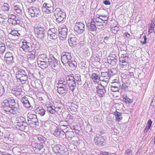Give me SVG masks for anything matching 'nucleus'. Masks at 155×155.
Wrapping results in <instances>:
<instances>
[{"label":"nucleus","mask_w":155,"mask_h":155,"mask_svg":"<svg viewBox=\"0 0 155 155\" xmlns=\"http://www.w3.org/2000/svg\"><path fill=\"white\" fill-rule=\"evenodd\" d=\"M1 107L8 114H16L21 111L18 104L14 99L4 100L1 103Z\"/></svg>","instance_id":"1"},{"label":"nucleus","mask_w":155,"mask_h":155,"mask_svg":"<svg viewBox=\"0 0 155 155\" xmlns=\"http://www.w3.org/2000/svg\"><path fill=\"white\" fill-rule=\"evenodd\" d=\"M13 70L14 72L15 73L17 81L19 84L25 83L28 79V71L23 70L16 66L14 67Z\"/></svg>","instance_id":"2"},{"label":"nucleus","mask_w":155,"mask_h":155,"mask_svg":"<svg viewBox=\"0 0 155 155\" xmlns=\"http://www.w3.org/2000/svg\"><path fill=\"white\" fill-rule=\"evenodd\" d=\"M67 82L71 90L73 92L76 88V83L81 81V76L80 74H75L74 76L73 75H69L66 78Z\"/></svg>","instance_id":"3"},{"label":"nucleus","mask_w":155,"mask_h":155,"mask_svg":"<svg viewBox=\"0 0 155 155\" xmlns=\"http://www.w3.org/2000/svg\"><path fill=\"white\" fill-rule=\"evenodd\" d=\"M27 116L28 122L31 127H35L39 125V122L35 114L28 113Z\"/></svg>","instance_id":"4"},{"label":"nucleus","mask_w":155,"mask_h":155,"mask_svg":"<svg viewBox=\"0 0 155 155\" xmlns=\"http://www.w3.org/2000/svg\"><path fill=\"white\" fill-rule=\"evenodd\" d=\"M35 35L39 39H43L45 36L46 31L43 26H38L34 29Z\"/></svg>","instance_id":"5"},{"label":"nucleus","mask_w":155,"mask_h":155,"mask_svg":"<svg viewBox=\"0 0 155 155\" xmlns=\"http://www.w3.org/2000/svg\"><path fill=\"white\" fill-rule=\"evenodd\" d=\"M26 120L23 117H17L16 118L15 123L21 130L25 129L27 126V124L25 121Z\"/></svg>","instance_id":"6"},{"label":"nucleus","mask_w":155,"mask_h":155,"mask_svg":"<svg viewBox=\"0 0 155 155\" xmlns=\"http://www.w3.org/2000/svg\"><path fill=\"white\" fill-rule=\"evenodd\" d=\"M54 14L57 21L59 22L62 21L65 18V13L59 8H57L55 9Z\"/></svg>","instance_id":"7"},{"label":"nucleus","mask_w":155,"mask_h":155,"mask_svg":"<svg viewBox=\"0 0 155 155\" xmlns=\"http://www.w3.org/2000/svg\"><path fill=\"white\" fill-rule=\"evenodd\" d=\"M52 1H50L49 3H45L43 5L42 11L47 14L51 13L53 12L54 9Z\"/></svg>","instance_id":"8"},{"label":"nucleus","mask_w":155,"mask_h":155,"mask_svg":"<svg viewBox=\"0 0 155 155\" xmlns=\"http://www.w3.org/2000/svg\"><path fill=\"white\" fill-rule=\"evenodd\" d=\"M61 60L62 63L67 66L68 62L72 60L71 54L69 52H63L61 54Z\"/></svg>","instance_id":"9"},{"label":"nucleus","mask_w":155,"mask_h":155,"mask_svg":"<svg viewBox=\"0 0 155 155\" xmlns=\"http://www.w3.org/2000/svg\"><path fill=\"white\" fill-rule=\"evenodd\" d=\"M28 12L31 14L32 17L37 19L41 16V13L38 8L32 7L28 9Z\"/></svg>","instance_id":"10"},{"label":"nucleus","mask_w":155,"mask_h":155,"mask_svg":"<svg viewBox=\"0 0 155 155\" xmlns=\"http://www.w3.org/2000/svg\"><path fill=\"white\" fill-rule=\"evenodd\" d=\"M49 65L54 69H57L58 67V60L52 54L49 55V58L48 61Z\"/></svg>","instance_id":"11"},{"label":"nucleus","mask_w":155,"mask_h":155,"mask_svg":"<svg viewBox=\"0 0 155 155\" xmlns=\"http://www.w3.org/2000/svg\"><path fill=\"white\" fill-rule=\"evenodd\" d=\"M51 133L54 135L59 137H62L64 135V131H60L57 127L55 126H53L50 128Z\"/></svg>","instance_id":"12"},{"label":"nucleus","mask_w":155,"mask_h":155,"mask_svg":"<svg viewBox=\"0 0 155 155\" xmlns=\"http://www.w3.org/2000/svg\"><path fill=\"white\" fill-rule=\"evenodd\" d=\"M58 32L57 29H50L48 31V38L50 39L55 40L58 38Z\"/></svg>","instance_id":"13"},{"label":"nucleus","mask_w":155,"mask_h":155,"mask_svg":"<svg viewBox=\"0 0 155 155\" xmlns=\"http://www.w3.org/2000/svg\"><path fill=\"white\" fill-rule=\"evenodd\" d=\"M85 25L81 22H77L74 27V31L78 34H82L84 31Z\"/></svg>","instance_id":"14"},{"label":"nucleus","mask_w":155,"mask_h":155,"mask_svg":"<svg viewBox=\"0 0 155 155\" xmlns=\"http://www.w3.org/2000/svg\"><path fill=\"white\" fill-rule=\"evenodd\" d=\"M59 36L61 38H66L67 37L68 29L64 25H61L58 27Z\"/></svg>","instance_id":"15"},{"label":"nucleus","mask_w":155,"mask_h":155,"mask_svg":"<svg viewBox=\"0 0 155 155\" xmlns=\"http://www.w3.org/2000/svg\"><path fill=\"white\" fill-rule=\"evenodd\" d=\"M4 60L8 64H11L13 63L14 61L12 54L10 52H7L4 56Z\"/></svg>","instance_id":"16"},{"label":"nucleus","mask_w":155,"mask_h":155,"mask_svg":"<svg viewBox=\"0 0 155 155\" xmlns=\"http://www.w3.org/2000/svg\"><path fill=\"white\" fill-rule=\"evenodd\" d=\"M96 89L97 92L100 97H103L106 95V92L105 87L102 85L97 86Z\"/></svg>","instance_id":"17"},{"label":"nucleus","mask_w":155,"mask_h":155,"mask_svg":"<svg viewBox=\"0 0 155 155\" xmlns=\"http://www.w3.org/2000/svg\"><path fill=\"white\" fill-rule=\"evenodd\" d=\"M59 127L62 131L71 129L69 124L66 121H62L59 124Z\"/></svg>","instance_id":"18"},{"label":"nucleus","mask_w":155,"mask_h":155,"mask_svg":"<svg viewBox=\"0 0 155 155\" xmlns=\"http://www.w3.org/2000/svg\"><path fill=\"white\" fill-rule=\"evenodd\" d=\"M35 54L36 52L35 50H33L30 52H29L27 55L28 62L32 63L34 62L35 58Z\"/></svg>","instance_id":"19"},{"label":"nucleus","mask_w":155,"mask_h":155,"mask_svg":"<svg viewBox=\"0 0 155 155\" xmlns=\"http://www.w3.org/2000/svg\"><path fill=\"white\" fill-rule=\"evenodd\" d=\"M47 111L51 114H54L55 111L53 108V104L49 101L47 102L45 104Z\"/></svg>","instance_id":"20"},{"label":"nucleus","mask_w":155,"mask_h":155,"mask_svg":"<svg viewBox=\"0 0 155 155\" xmlns=\"http://www.w3.org/2000/svg\"><path fill=\"white\" fill-rule=\"evenodd\" d=\"M22 48L25 52L28 51L30 49L31 44L29 42H27L25 40H24L22 41Z\"/></svg>","instance_id":"21"},{"label":"nucleus","mask_w":155,"mask_h":155,"mask_svg":"<svg viewBox=\"0 0 155 155\" xmlns=\"http://www.w3.org/2000/svg\"><path fill=\"white\" fill-rule=\"evenodd\" d=\"M77 38L74 35H72L69 38L68 41L71 47H75L77 44Z\"/></svg>","instance_id":"22"},{"label":"nucleus","mask_w":155,"mask_h":155,"mask_svg":"<svg viewBox=\"0 0 155 155\" xmlns=\"http://www.w3.org/2000/svg\"><path fill=\"white\" fill-rule=\"evenodd\" d=\"M53 151L56 154H60L63 151L62 147L59 144L54 145L53 147Z\"/></svg>","instance_id":"23"},{"label":"nucleus","mask_w":155,"mask_h":155,"mask_svg":"<svg viewBox=\"0 0 155 155\" xmlns=\"http://www.w3.org/2000/svg\"><path fill=\"white\" fill-rule=\"evenodd\" d=\"M99 74L98 72L93 73L92 74L91 78L93 82L95 83H97L99 82Z\"/></svg>","instance_id":"24"},{"label":"nucleus","mask_w":155,"mask_h":155,"mask_svg":"<svg viewBox=\"0 0 155 155\" xmlns=\"http://www.w3.org/2000/svg\"><path fill=\"white\" fill-rule=\"evenodd\" d=\"M21 102L23 103L24 106L27 108L31 107V106L29 102L28 98L25 96H24L21 99Z\"/></svg>","instance_id":"25"},{"label":"nucleus","mask_w":155,"mask_h":155,"mask_svg":"<svg viewBox=\"0 0 155 155\" xmlns=\"http://www.w3.org/2000/svg\"><path fill=\"white\" fill-rule=\"evenodd\" d=\"M49 56L45 54H42L38 56V63H39L40 61H48L49 60Z\"/></svg>","instance_id":"26"},{"label":"nucleus","mask_w":155,"mask_h":155,"mask_svg":"<svg viewBox=\"0 0 155 155\" xmlns=\"http://www.w3.org/2000/svg\"><path fill=\"white\" fill-rule=\"evenodd\" d=\"M8 17L9 18L8 20V23L14 25H16V16L14 15H9Z\"/></svg>","instance_id":"27"},{"label":"nucleus","mask_w":155,"mask_h":155,"mask_svg":"<svg viewBox=\"0 0 155 155\" xmlns=\"http://www.w3.org/2000/svg\"><path fill=\"white\" fill-rule=\"evenodd\" d=\"M96 143L99 146H103L106 144L105 141L101 136L97 138Z\"/></svg>","instance_id":"28"},{"label":"nucleus","mask_w":155,"mask_h":155,"mask_svg":"<svg viewBox=\"0 0 155 155\" xmlns=\"http://www.w3.org/2000/svg\"><path fill=\"white\" fill-rule=\"evenodd\" d=\"M32 45L34 48V49L33 50L35 51V52L36 51H41V47L40 46L39 43V42L36 41H34L32 43Z\"/></svg>","instance_id":"29"},{"label":"nucleus","mask_w":155,"mask_h":155,"mask_svg":"<svg viewBox=\"0 0 155 155\" xmlns=\"http://www.w3.org/2000/svg\"><path fill=\"white\" fill-rule=\"evenodd\" d=\"M101 76L103 77L104 78V81H105V84L104 85H107L108 82L109 81V79H110L108 73L107 72H101Z\"/></svg>","instance_id":"30"},{"label":"nucleus","mask_w":155,"mask_h":155,"mask_svg":"<svg viewBox=\"0 0 155 155\" xmlns=\"http://www.w3.org/2000/svg\"><path fill=\"white\" fill-rule=\"evenodd\" d=\"M38 64L40 65V67L43 69H46L49 65L48 61H40V62L38 63Z\"/></svg>","instance_id":"31"},{"label":"nucleus","mask_w":155,"mask_h":155,"mask_svg":"<svg viewBox=\"0 0 155 155\" xmlns=\"http://www.w3.org/2000/svg\"><path fill=\"white\" fill-rule=\"evenodd\" d=\"M68 65H69L71 69H74L77 66V63L76 61L71 60V61L68 62L67 66Z\"/></svg>","instance_id":"32"},{"label":"nucleus","mask_w":155,"mask_h":155,"mask_svg":"<svg viewBox=\"0 0 155 155\" xmlns=\"http://www.w3.org/2000/svg\"><path fill=\"white\" fill-rule=\"evenodd\" d=\"M96 22L94 21H91L90 24L87 25V27L89 28V30L91 31H95L97 30L96 26Z\"/></svg>","instance_id":"33"},{"label":"nucleus","mask_w":155,"mask_h":155,"mask_svg":"<svg viewBox=\"0 0 155 155\" xmlns=\"http://www.w3.org/2000/svg\"><path fill=\"white\" fill-rule=\"evenodd\" d=\"M36 113L39 114L41 116H43L45 114L46 111L42 107H38L35 110Z\"/></svg>","instance_id":"34"},{"label":"nucleus","mask_w":155,"mask_h":155,"mask_svg":"<svg viewBox=\"0 0 155 155\" xmlns=\"http://www.w3.org/2000/svg\"><path fill=\"white\" fill-rule=\"evenodd\" d=\"M57 87V91L61 95L63 96L64 95L66 94L68 91V89H65L64 88Z\"/></svg>","instance_id":"35"},{"label":"nucleus","mask_w":155,"mask_h":155,"mask_svg":"<svg viewBox=\"0 0 155 155\" xmlns=\"http://www.w3.org/2000/svg\"><path fill=\"white\" fill-rule=\"evenodd\" d=\"M68 130H67L65 132H64V134H65L67 138H70L71 139L74 136V133L72 131H68Z\"/></svg>","instance_id":"36"},{"label":"nucleus","mask_w":155,"mask_h":155,"mask_svg":"<svg viewBox=\"0 0 155 155\" xmlns=\"http://www.w3.org/2000/svg\"><path fill=\"white\" fill-rule=\"evenodd\" d=\"M10 34L14 36L16 39H18L19 37L20 36V34L18 31L16 30H12L10 33Z\"/></svg>","instance_id":"37"},{"label":"nucleus","mask_w":155,"mask_h":155,"mask_svg":"<svg viewBox=\"0 0 155 155\" xmlns=\"http://www.w3.org/2000/svg\"><path fill=\"white\" fill-rule=\"evenodd\" d=\"M94 22H96V25L97 26L99 27L106 26L107 24V23L104 21H101L97 19H96Z\"/></svg>","instance_id":"38"},{"label":"nucleus","mask_w":155,"mask_h":155,"mask_svg":"<svg viewBox=\"0 0 155 155\" xmlns=\"http://www.w3.org/2000/svg\"><path fill=\"white\" fill-rule=\"evenodd\" d=\"M14 8L16 13L19 14H21L22 12L21 8L18 5H14Z\"/></svg>","instance_id":"39"},{"label":"nucleus","mask_w":155,"mask_h":155,"mask_svg":"<svg viewBox=\"0 0 155 155\" xmlns=\"http://www.w3.org/2000/svg\"><path fill=\"white\" fill-rule=\"evenodd\" d=\"M10 6L7 3H5L2 6V9L5 12H6L7 14L9 13Z\"/></svg>","instance_id":"40"},{"label":"nucleus","mask_w":155,"mask_h":155,"mask_svg":"<svg viewBox=\"0 0 155 155\" xmlns=\"http://www.w3.org/2000/svg\"><path fill=\"white\" fill-rule=\"evenodd\" d=\"M114 115L117 121H120L122 119L121 114L116 111L115 112Z\"/></svg>","instance_id":"41"},{"label":"nucleus","mask_w":155,"mask_h":155,"mask_svg":"<svg viewBox=\"0 0 155 155\" xmlns=\"http://www.w3.org/2000/svg\"><path fill=\"white\" fill-rule=\"evenodd\" d=\"M122 97L124 99V100L125 101L126 104L131 103L132 101V100L131 99H130L126 95H123Z\"/></svg>","instance_id":"42"},{"label":"nucleus","mask_w":155,"mask_h":155,"mask_svg":"<svg viewBox=\"0 0 155 155\" xmlns=\"http://www.w3.org/2000/svg\"><path fill=\"white\" fill-rule=\"evenodd\" d=\"M5 44L0 42V53H3L5 49Z\"/></svg>","instance_id":"43"},{"label":"nucleus","mask_w":155,"mask_h":155,"mask_svg":"<svg viewBox=\"0 0 155 155\" xmlns=\"http://www.w3.org/2000/svg\"><path fill=\"white\" fill-rule=\"evenodd\" d=\"M117 59L118 58H116L114 59L108 61L107 62L113 66L117 64L118 61Z\"/></svg>","instance_id":"44"},{"label":"nucleus","mask_w":155,"mask_h":155,"mask_svg":"<svg viewBox=\"0 0 155 155\" xmlns=\"http://www.w3.org/2000/svg\"><path fill=\"white\" fill-rule=\"evenodd\" d=\"M118 58L116 56L115 54H110L109 56L107 57V61H110L111 60H113L115 59V58Z\"/></svg>","instance_id":"45"},{"label":"nucleus","mask_w":155,"mask_h":155,"mask_svg":"<svg viewBox=\"0 0 155 155\" xmlns=\"http://www.w3.org/2000/svg\"><path fill=\"white\" fill-rule=\"evenodd\" d=\"M43 147V145L42 143H37L35 147V148L36 150L39 151Z\"/></svg>","instance_id":"46"},{"label":"nucleus","mask_w":155,"mask_h":155,"mask_svg":"<svg viewBox=\"0 0 155 155\" xmlns=\"http://www.w3.org/2000/svg\"><path fill=\"white\" fill-rule=\"evenodd\" d=\"M68 84L67 82H64V84H60L59 86H57V87H59V88H64L65 89H68Z\"/></svg>","instance_id":"47"},{"label":"nucleus","mask_w":155,"mask_h":155,"mask_svg":"<svg viewBox=\"0 0 155 155\" xmlns=\"http://www.w3.org/2000/svg\"><path fill=\"white\" fill-rule=\"evenodd\" d=\"M37 138L38 140L40 141L41 143H44L45 140V138L41 135H38L36 137Z\"/></svg>","instance_id":"48"},{"label":"nucleus","mask_w":155,"mask_h":155,"mask_svg":"<svg viewBox=\"0 0 155 155\" xmlns=\"http://www.w3.org/2000/svg\"><path fill=\"white\" fill-rule=\"evenodd\" d=\"M120 64L122 66V67L124 68V69L126 70L128 67L129 64L128 63H120Z\"/></svg>","instance_id":"49"},{"label":"nucleus","mask_w":155,"mask_h":155,"mask_svg":"<svg viewBox=\"0 0 155 155\" xmlns=\"http://www.w3.org/2000/svg\"><path fill=\"white\" fill-rule=\"evenodd\" d=\"M129 60V57H126L124 58H120V63H128Z\"/></svg>","instance_id":"50"},{"label":"nucleus","mask_w":155,"mask_h":155,"mask_svg":"<svg viewBox=\"0 0 155 155\" xmlns=\"http://www.w3.org/2000/svg\"><path fill=\"white\" fill-rule=\"evenodd\" d=\"M5 34L2 30H0V39L4 40L5 37Z\"/></svg>","instance_id":"51"},{"label":"nucleus","mask_w":155,"mask_h":155,"mask_svg":"<svg viewBox=\"0 0 155 155\" xmlns=\"http://www.w3.org/2000/svg\"><path fill=\"white\" fill-rule=\"evenodd\" d=\"M120 88L117 87L115 86H111V89L112 91L113 92L118 91L120 89Z\"/></svg>","instance_id":"52"},{"label":"nucleus","mask_w":155,"mask_h":155,"mask_svg":"<svg viewBox=\"0 0 155 155\" xmlns=\"http://www.w3.org/2000/svg\"><path fill=\"white\" fill-rule=\"evenodd\" d=\"M22 92V89L21 88H18L16 91L15 94L16 95H21Z\"/></svg>","instance_id":"53"},{"label":"nucleus","mask_w":155,"mask_h":155,"mask_svg":"<svg viewBox=\"0 0 155 155\" xmlns=\"http://www.w3.org/2000/svg\"><path fill=\"white\" fill-rule=\"evenodd\" d=\"M125 155H134L131 150L129 149L126 150Z\"/></svg>","instance_id":"54"},{"label":"nucleus","mask_w":155,"mask_h":155,"mask_svg":"<svg viewBox=\"0 0 155 155\" xmlns=\"http://www.w3.org/2000/svg\"><path fill=\"white\" fill-rule=\"evenodd\" d=\"M54 110L55 111V112H56L58 114L61 113L62 111V109L60 107H55Z\"/></svg>","instance_id":"55"},{"label":"nucleus","mask_w":155,"mask_h":155,"mask_svg":"<svg viewBox=\"0 0 155 155\" xmlns=\"http://www.w3.org/2000/svg\"><path fill=\"white\" fill-rule=\"evenodd\" d=\"M144 40L143 41H141L140 43L142 45H146L147 43V38L146 35L143 36Z\"/></svg>","instance_id":"56"},{"label":"nucleus","mask_w":155,"mask_h":155,"mask_svg":"<svg viewBox=\"0 0 155 155\" xmlns=\"http://www.w3.org/2000/svg\"><path fill=\"white\" fill-rule=\"evenodd\" d=\"M111 86H115L117 87H118L119 88H120V82L116 83H112Z\"/></svg>","instance_id":"57"},{"label":"nucleus","mask_w":155,"mask_h":155,"mask_svg":"<svg viewBox=\"0 0 155 155\" xmlns=\"http://www.w3.org/2000/svg\"><path fill=\"white\" fill-rule=\"evenodd\" d=\"M64 82H66L65 81L64 79H61L58 82V83L57 84L58 86H59L60 85V84H64Z\"/></svg>","instance_id":"58"},{"label":"nucleus","mask_w":155,"mask_h":155,"mask_svg":"<svg viewBox=\"0 0 155 155\" xmlns=\"http://www.w3.org/2000/svg\"><path fill=\"white\" fill-rule=\"evenodd\" d=\"M22 21L16 18V25H20L21 26L22 25Z\"/></svg>","instance_id":"59"},{"label":"nucleus","mask_w":155,"mask_h":155,"mask_svg":"<svg viewBox=\"0 0 155 155\" xmlns=\"http://www.w3.org/2000/svg\"><path fill=\"white\" fill-rule=\"evenodd\" d=\"M127 87V86L125 84H123L121 86H120V88L122 90H125L126 88Z\"/></svg>","instance_id":"60"},{"label":"nucleus","mask_w":155,"mask_h":155,"mask_svg":"<svg viewBox=\"0 0 155 155\" xmlns=\"http://www.w3.org/2000/svg\"><path fill=\"white\" fill-rule=\"evenodd\" d=\"M152 123V121L151 120H148V122L147 123V126L150 127Z\"/></svg>","instance_id":"61"},{"label":"nucleus","mask_w":155,"mask_h":155,"mask_svg":"<svg viewBox=\"0 0 155 155\" xmlns=\"http://www.w3.org/2000/svg\"><path fill=\"white\" fill-rule=\"evenodd\" d=\"M99 78H100L99 79V81H102L103 82H104L105 83V81H104V78L102 76H101L99 75ZM105 84V83L104 84V85Z\"/></svg>","instance_id":"62"},{"label":"nucleus","mask_w":155,"mask_h":155,"mask_svg":"<svg viewBox=\"0 0 155 155\" xmlns=\"http://www.w3.org/2000/svg\"><path fill=\"white\" fill-rule=\"evenodd\" d=\"M150 129V127L147 126L144 129V133H147L149 130V129Z\"/></svg>","instance_id":"63"},{"label":"nucleus","mask_w":155,"mask_h":155,"mask_svg":"<svg viewBox=\"0 0 155 155\" xmlns=\"http://www.w3.org/2000/svg\"><path fill=\"white\" fill-rule=\"evenodd\" d=\"M0 93L1 94V95L4 93L5 90L4 89V88L3 87H2L0 88Z\"/></svg>","instance_id":"64"}]
</instances>
